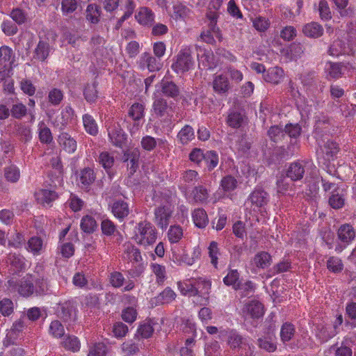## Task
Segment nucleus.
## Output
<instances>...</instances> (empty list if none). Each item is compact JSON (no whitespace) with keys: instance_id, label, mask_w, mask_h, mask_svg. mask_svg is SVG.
<instances>
[{"instance_id":"obj_1","label":"nucleus","mask_w":356,"mask_h":356,"mask_svg":"<svg viewBox=\"0 0 356 356\" xmlns=\"http://www.w3.org/2000/svg\"><path fill=\"white\" fill-rule=\"evenodd\" d=\"M157 234L155 227L151 222L144 220L136 225L133 238L140 245H152L156 241Z\"/></svg>"},{"instance_id":"obj_2","label":"nucleus","mask_w":356,"mask_h":356,"mask_svg":"<svg viewBox=\"0 0 356 356\" xmlns=\"http://www.w3.org/2000/svg\"><path fill=\"white\" fill-rule=\"evenodd\" d=\"M269 202V195L261 188H255L244 203L245 210L253 215L261 211Z\"/></svg>"},{"instance_id":"obj_3","label":"nucleus","mask_w":356,"mask_h":356,"mask_svg":"<svg viewBox=\"0 0 356 356\" xmlns=\"http://www.w3.org/2000/svg\"><path fill=\"white\" fill-rule=\"evenodd\" d=\"M34 281V275L26 274L19 280L14 277L10 278L6 285L10 292L17 291L22 296L29 297L35 293Z\"/></svg>"},{"instance_id":"obj_4","label":"nucleus","mask_w":356,"mask_h":356,"mask_svg":"<svg viewBox=\"0 0 356 356\" xmlns=\"http://www.w3.org/2000/svg\"><path fill=\"white\" fill-rule=\"evenodd\" d=\"M191 47H186L177 54L176 61L172 65V69L179 73L188 72L194 65Z\"/></svg>"},{"instance_id":"obj_5","label":"nucleus","mask_w":356,"mask_h":356,"mask_svg":"<svg viewBox=\"0 0 356 356\" xmlns=\"http://www.w3.org/2000/svg\"><path fill=\"white\" fill-rule=\"evenodd\" d=\"M152 108L154 115L157 118L163 119L165 122H172V115L169 113V111L172 110V107L168 105L167 100L163 97L154 98Z\"/></svg>"},{"instance_id":"obj_6","label":"nucleus","mask_w":356,"mask_h":356,"mask_svg":"<svg viewBox=\"0 0 356 356\" xmlns=\"http://www.w3.org/2000/svg\"><path fill=\"white\" fill-rule=\"evenodd\" d=\"M220 337L226 338L227 343L232 350L236 348L243 349L249 345L246 339L235 330H227L220 332Z\"/></svg>"},{"instance_id":"obj_7","label":"nucleus","mask_w":356,"mask_h":356,"mask_svg":"<svg viewBox=\"0 0 356 356\" xmlns=\"http://www.w3.org/2000/svg\"><path fill=\"white\" fill-rule=\"evenodd\" d=\"M337 236L339 240L343 243V246L341 245H338L335 248V250L337 252H341L347 245H348L355 238V232L352 225L349 224H344L339 227L337 231Z\"/></svg>"},{"instance_id":"obj_8","label":"nucleus","mask_w":356,"mask_h":356,"mask_svg":"<svg viewBox=\"0 0 356 356\" xmlns=\"http://www.w3.org/2000/svg\"><path fill=\"white\" fill-rule=\"evenodd\" d=\"M37 202L45 207H51L52 203L58 197V193L51 189L41 188L35 193Z\"/></svg>"},{"instance_id":"obj_9","label":"nucleus","mask_w":356,"mask_h":356,"mask_svg":"<svg viewBox=\"0 0 356 356\" xmlns=\"http://www.w3.org/2000/svg\"><path fill=\"white\" fill-rule=\"evenodd\" d=\"M172 211L168 206L159 207L154 211L155 222L161 229H166L172 216Z\"/></svg>"},{"instance_id":"obj_10","label":"nucleus","mask_w":356,"mask_h":356,"mask_svg":"<svg viewBox=\"0 0 356 356\" xmlns=\"http://www.w3.org/2000/svg\"><path fill=\"white\" fill-rule=\"evenodd\" d=\"M213 91L220 95L227 96L231 88L228 78L223 74L216 75L212 81Z\"/></svg>"},{"instance_id":"obj_11","label":"nucleus","mask_w":356,"mask_h":356,"mask_svg":"<svg viewBox=\"0 0 356 356\" xmlns=\"http://www.w3.org/2000/svg\"><path fill=\"white\" fill-rule=\"evenodd\" d=\"M92 44L93 55L96 58L97 65L100 66L104 63V59L106 58V49L104 47V40L103 38L97 37L92 38L90 44Z\"/></svg>"},{"instance_id":"obj_12","label":"nucleus","mask_w":356,"mask_h":356,"mask_svg":"<svg viewBox=\"0 0 356 356\" xmlns=\"http://www.w3.org/2000/svg\"><path fill=\"white\" fill-rule=\"evenodd\" d=\"M136 21L143 26H152L154 22V14L147 7H140L135 14Z\"/></svg>"},{"instance_id":"obj_13","label":"nucleus","mask_w":356,"mask_h":356,"mask_svg":"<svg viewBox=\"0 0 356 356\" xmlns=\"http://www.w3.org/2000/svg\"><path fill=\"white\" fill-rule=\"evenodd\" d=\"M305 172V165L301 161L293 162L289 166L286 177L293 181L302 179Z\"/></svg>"},{"instance_id":"obj_14","label":"nucleus","mask_w":356,"mask_h":356,"mask_svg":"<svg viewBox=\"0 0 356 356\" xmlns=\"http://www.w3.org/2000/svg\"><path fill=\"white\" fill-rule=\"evenodd\" d=\"M139 66L141 69H148L150 72L158 71L160 69V62L149 53H144L138 62Z\"/></svg>"},{"instance_id":"obj_15","label":"nucleus","mask_w":356,"mask_h":356,"mask_svg":"<svg viewBox=\"0 0 356 356\" xmlns=\"http://www.w3.org/2000/svg\"><path fill=\"white\" fill-rule=\"evenodd\" d=\"M209 197V193L205 186L203 185H198L195 186L190 194V198L192 201L197 204H204L207 203L208 198Z\"/></svg>"},{"instance_id":"obj_16","label":"nucleus","mask_w":356,"mask_h":356,"mask_svg":"<svg viewBox=\"0 0 356 356\" xmlns=\"http://www.w3.org/2000/svg\"><path fill=\"white\" fill-rule=\"evenodd\" d=\"M140 157V152L137 149H134L132 150H127L124 154L122 157V160L124 162L129 161V175H132L136 172L137 168H138V160Z\"/></svg>"},{"instance_id":"obj_17","label":"nucleus","mask_w":356,"mask_h":356,"mask_svg":"<svg viewBox=\"0 0 356 356\" xmlns=\"http://www.w3.org/2000/svg\"><path fill=\"white\" fill-rule=\"evenodd\" d=\"M161 90L165 96L174 99H177L180 95L179 86L172 81L162 80Z\"/></svg>"},{"instance_id":"obj_18","label":"nucleus","mask_w":356,"mask_h":356,"mask_svg":"<svg viewBox=\"0 0 356 356\" xmlns=\"http://www.w3.org/2000/svg\"><path fill=\"white\" fill-rule=\"evenodd\" d=\"M74 304L71 301H66L59 304L56 309L57 316L65 321L70 320L74 313Z\"/></svg>"},{"instance_id":"obj_19","label":"nucleus","mask_w":356,"mask_h":356,"mask_svg":"<svg viewBox=\"0 0 356 356\" xmlns=\"http://www.w3.org/2000/svg\"><path fill=\"white\" fill-rule=\"evenodd\" d=\"M244 312L252 318H259L264 314L263 305L257 300H252L245 305Z\"/></svg>"},{"instance_id":"obj_20","label":"nucleus","mask_w":356,"mask_h":356,"mask_svg":"<svg viewBox=\"0 0 356 356\" xmlns=\"http://www.w3.org/2000/svg\"><path fill=\"white\" fill-rule=\"evenodd\" d=\"M58 143L63 149L69 154L76 149V141L67 133H62L58 137Z\"/></svg>"},{"instance_id":"obj_21","label":"nucleus","mask_w":356,"mask_h":356,"mask_svg":"<svg viewBox=\"0 0 356 356\" xmlns=\"http://www.w3.org/2000/svg\"><path fill=\"white\" fill-rule=\"evenodd\" d=\"M112 213L118 219L123 220L130 213L129 204L123 200H117L113 204Z\"/></svg>"},{"instance_id":"obj_22","label":"nucleus","mask_w":356,"mask_h":356,"mask_svg":"<svg viewBox=\"0 0 356 356\" xmlns=\"http://www.w3.org/2000/svg\"><path fill=\"white\" fill-rule=\"evenodd\" d=\"M194 224L198 228H204L209 223V218L207 212L202 208H198L192 213Z\"/></svg>"},{"instance_id":"obj_23","label":"nucleus","mask_w":356,"mask_h":356,"mask_svg":"<svg viewBox=\"0 0 356 356\" xmlns=\"http://www.w3.org/2000/svg\"><path fill=\"white\" fill-rule=\"evenodd\" d=\"M302 32L307 37L316 38L323 35V28L317 22H311L304 26Z\"/></svg>"},{"instance_id":"obj_24","label":"nucleus","mask_w":356,"mask_h":356,"mask_svg":"<svg viewBox=\"0 0 356 356\" xmlns=\"http://www.w3.org/2000/svg\"><path fill=\"white\" fill-rule=\"evenodd\" d=\"M284 76V71L281 67H275L270 68L266 74L264 75V79L267 82L273 84H278Z\"/></svg>"},{"instance_id":"obj_25","label":"nucleus","mask_w":356,"mask_h":356,"mask_svg":"<svg viewBox=\"0 0 356 356\" xmlns=\"http://www.w3.org/2000/svg\"><path fill=\"white\" fill-rule=\"evenodd\" d=\"M323 151L327 160H334L340 151L339 144L333 140H328L323 145Z\"/></svg>"},{"instance_id":"obj_26","label":"nucleus","mask_w":356,"mask_h":356,"mask_svg":"<svg viewBox=\"0 0 356 356\" xmlns=\"http://www.w3.org/2000/svg\"><path fill=\"white\" fill-rule=\"evenodd\" d=\"M111 142L116 147H122L126 140L124 131L119 127H114L108 132Z\"/></svg>"},{"instance_id":"obj_27","label":"nucleus","mask_w":356,"mask_h":356,"mask_svg":"<svg viewBox=\"0 0 356 356\" xmlns=\"http://www.w3.org/2000/svg\"><path fill=\"white\" fill-rule=\"evenodd\" d=\"M49 54V45L47 42L40 40L34 51V58L41 61L47 59Z\"/></svg>"},{"instance_id":"obj_28","label":"nucleus","mask_w":356,"mask_h":356,"mask_svg":"<svg viewBox=\"0 0 356 356\" xmlns=\"http://www.w3.org/2000/svg\"><path fill=\"white\" fill-rule=\"evenodd\" d=\"M184 236L182 227L179 225H171L168 231L167 237L170 243H177Z\"/></svg>"},{"instance_id":"obj_29","label":"nucleus","mask_w":356,"mask_h":356,"mask_svg":"<svg viewBox=\"0 0 356 356\" xmlns=\"http://www.w3.org/2000/svg\"><path fill=\"white\" fill-rule=\"evenodd\" d=\"M271 256L267 252H260L255 254L254 263L255 266L260 268H266L271 264Z\"/></svg>"},{"instance_id":"obj_30","label":"nucleus","mask_w":356,"mask_h":356,"mask_svg":"<svg viewBox=\"0 0 356 356\" xmlns=\"http://www.w3.org/2000/svg\"><path fill=\"white\" fill-rule=\"evenodd\" d=\"M13 49L8 46H2L0 48V66L6 67L13 63Z\"/></svg>"},{"instance_id":"obj_31","label":"nucleus","mask_w":356,"mask_h":356,"mask_svg":"<svg viewBox=\"0 0 356 356\" xmlns=\"http://www.w3.org/2000/svg\"><path fill=\"white\" fill-rule=\"evenodd\" d=\"M245 115L238 111H232L227 116V123L232 128L237 129L241 127L245 121Z\"/></svg>"},{"instance_id":"obj_32","label":"nucleus","mask_w":356,"mask_h":356,"mask_svg":"<svg viewBox=\"0 0 356 356\" xmlns=\"http://www.w3.org/2000/svg\"><path fill=\"white\" fill-rule=\"evenodd\" d=\"M150 267L152 273L156 276V282L159 285H163L167 278L165 267L156 263L152 264Z\"/></svg>"},{"instance_id":"obj_33","label":"nucleus","mask_w":356,"mask_h":356,"mask_svg":"<svg viewBox=\"0 0 356 356\" xmlns=\"http://www.w3.org/2000/svg\"><path fill=\"white\" fill-rule=\"evenodd\" d=\"M268 135L275 143H280L286 138L284 129L277 125L270 127L268 131Z\"/></svg>"},{"instance_id":"obj_34","label":"nucleus","mask_w":356,"mask_h":356,"mask_svg":"<svg viewBox=\"0 0 356 356\" xmlns=\"http://www.w3.org/2000/svg\"><path fill=\"white\" fill-rule=\"evenodd\" d=\"M177 295L175 291L170 287H166L156 298V303L164 305L171 302L176 298Z\"/></svg>"},{"instance_id":"obj_35","label":"nucleus","mask_w":356,"mask_h":356,"mask_svg":"<svg viewBox=\"0 0 356 356\" xmlns=\"http://www.w3.org/2000/svg\"><path fill=\"white\" fill-rule=\"evenodd\" d=\"M124 258L129 261L139 262L142 260L140 251L136 247L128 245L124 250Z\"/></svg>"},{"instance_id":"obj_36","label":"nucleus","mask_w":356,"mask_h":356,"mask_svg":"<svg viewBox=\"0 0 356 356\" xmlns=\"http://www.w3.org/2000/svg\"><path fill=\"white\" fill-rule=\"evenodd\" d=\"M4 177L8 181L16 183L20 178V170L17 166L10 165L5 168Z\"/></svg>"},{"instance_id":"obj_37","label":"nucleus","mask_w":356,"mask_h":356,"mask_svg":"<svg viewBox=\"0 0 356 356\" xmlns=\"http://www.w3.org/2000/svg\"><path fill=\"white\" fill-rule=\"evenodd\" d=\"M38 136L42 143L49 144L53 140L51 131L44 122H41L38 124Z\"/></svg>"},{"instance_id":"obj_38","label":"nucleus","mask_w":356,"mask_h":356,"mask_svg":"<svg viewBox=\"0 0 356 356\" xmlns=\"http://www.w3.org/2000/svg\"><path fill=\"white\" fill-rule=\"evenodd\" d=\"M204 159L209 171L213 170L218 164L219 158L216 152L213 150L207 151L204 154Z\"/></svg>"},{"instance_id":"obj_39","label":"nucleus","mask_w":356,"mask_h":356,"mask_svg":"<svg viewBox=\"0 0 356 356\" xmlns=\"http://www.w3.org/2000/svg\"><path fill=\"white\" fill-rule=\"evenodd\" d=\"M345 203L344 195L340 193L337 189L334 190L329 198L330 207L334 209H339L343 207Z\"/></svg>"},{"instance_id":"obj_40","label":"nucleus","mask_w":356,"mask_h":356,"mask_svg":"<svg viewBox=\"0 0 356 356\" xmlns=\"http://www.w3.org/2000/svg\"><path fill=\"white\" fill-rule=\"evenodd\" d=\"M63 346L67 350L77 352L79 350L81 343L79 339L75 336L68 335L62 341Z\"/></svg>"},{"instance_id":"obj_41","label":"nucleus","mask_w":356,"mask_h":356,"mask_svg":"<svg viewBox=\"0 0 356 356\" xmlns=\"http://www.w3.org/2000/svg\"><path fill=\"white\" fill-rule=\"evenodd\" d=\"M197 286H199L198 284ZM199 286H197L198 288ZM178 288L181 294L191 296H197V287L194 286L193 279H191L188 282H179Z\"/></svg>"},{"instance_id":"obj_42","label":"nucleus","mask_w":356,"mask_h":356,"mask_svg":"<svg viewBox=\"0 0 356 356\" xmlns=\"http://www.w3.org/2000/svg\"><path fill=\"white\" fill-rule=\"evenodd\" d=\"M348 1L349 0H334L339 15L342 17H350L354 14L353 10L351 8H347Z\"/></svg>"},{"instance_id":"obj_43","label":"nucleus","mask_w":356,"mask_h":356,"mask_svg":"<svg viewBox=\"0 0 356 356\" xmlns=\"http://www.w3.org/2000/svg\"><path fill=\"white\" fill-rule=\"evenodd\" d=\"M193 129L189 125H185L178 133L177 137L181 144L186 145L194 138Z\"/></svg>"},{"instance_id":"obj_44","label":"nucleus","mask_w":356,"mask_h":356,"mask_svg":"<svg viewBox=\"0 0 356 356\" xmlns=\"http://www.w3.org/2000/svg\"><path fill=\"white\" fill-rule=\"evenodd\" d=\"M42 245V240L40 237L33 236L28 241L26 249L34 255H37L40 254Z\"/></svg>"},{"instance_id":"obj_45","label":"nucleus","mask_w":356,"mask_h":356,"mask_svg":"<svg viewBox=\"0 0 356 356\" xmlns=\"http://www.w3.org/2000/svg\"><path fill=\"white\" fill-rule=\"evenodd\" d=\"M336 334V332L330 330V328L324 325H318L316 330V337L321 343L327 341Z\"/></svg>"},{"instance_id":"obj_46","label":"nucleus","mask_w":356,"mask_h":356,"mask_svg":"<svg viewBox=\"0 0 356 356\" xmlns=\"http://www.w3.org/2000/svg\"><path fill=\"white\" fill-rule=\"evenodd\" d=\"M295 334V327L290 323H285L282 325L280 330V337L283 343L289 341Z\"/></svg>"},{"instance_id":"obj_47","label":"nucleus","mask_w":356,"mask_h":356,"mask_svg":"<svg viewBox=\"0 0 356 356\" xmlns=\"http://www.w3.org/2000/svg\"><path fill=\"white\" fill-rule=\"evenodd\" d=\"M8 260L10 265L17 271H21L26 268L25 259L22 255L10 254Z\"/></svg>"},{"instance_id":"obj_48","label":"nucleus","mask_w":356,"mask_h":356,"mask_svg":"<svg viewBox=\"0 0 356 356\" xmlns=\"http://www.w3.org/2000/svg\"><path fill=\"white\" fill-rule=\"evenodd\" d=\"M24 328V323L19 320L13 323L12 327L8 330L6 337L10 340H15L18 338L20 333Z\"/></svg>"},{"instance_id":"obj_49","label":"nucleus","mask_w":356,"mask_h":356,"mask_svg":"<svg viewBox=\"0 0 356 356\" xmlns=\"http://www.w3.org/2000/svg\"><path fill=\"white\" fill-rule=\"evenodd\" d=\"M238 181L232 175L224 177L220 181V186L225 192H231L237 187Z\"/></svg>"},{"instance_id":"obj_50","label":"nucleus","mask_w":356,"mask_h":356,"mask_svg":"<svg viewBox=\"0 0 356 356\" xmlns=\"http://www.w3.org/2000/svg\"><path fill=\"white\" fill-rule=\"evenodd\" d=\"M327 268L334 273H339L343 269V264L339 257H330L327 261Z\"/></svg>"},{"instance_id":"obj_51","label":"nucleus","mask_w":356,"mask_h":356,"mask_svg":"<svg viewBox=\"0 0 356 356\" xmlns=\"http://www.w3.org/2000/svg\"><path fill=\"white\" fill-rule=\"evenodd\" d=\"M194 286L197 288V284H198L197 296H204L209 294L211 289V282L202 278L193 279Z\"/></svg>"},{"instance_id":"obj_52","label":"nucleus","mask_w":356,"mask_h":356,"mask_svg":"<svg viewBox=\"0 0 356 356\" xmlns=\"http://www.w3.org/2000/svg\"><path fill=\"white\" fill-rule=\"evenodd\" d=\"M77 185L86 191H89V169L85 168L76 178Z\"/></svg>"},{"instance_id":"obj_53","label":"nucleus","mask_w":356,"mask_h":356,"mask_svg":"<svg viewBox=\"0 0 356 356\" xmlns=\"http://www.w3.org/2000/svg\"><path fill=\"white\" fill-rule=\"evenodd\" d=\"M239 276L240 275L237 270H230L224 277L223 282L227 286H232L233 289L236 290V287L240 283L238 282Z\"/></svg>"},{"instance_id":"obj_54","label":"nucleus","mask_w":356,"mask_h":356,"mask_svg":"<svg viewBox=\"0 0 356 356\" xmlns=\"http://www.w3.org/2000/svg\"><path fill=\"white\" fill-rule=\"evenodd\" d=\"M108 280L109 283L114 288H120L125 282L124 275L119 271L111 272L108 276Z\"/></svg>"},{"instance_id":"obj_55","label":"nucleus","mask_w":356,"mask_h":356,"mask_svg":"<svg viewBox=\"0 0 356 356\" xmlns=\"http://www.w3.org/2000/svg\"><path fill=\"white\" fill-rule=\"evenodd\" d=\"M318 10L321 19L328 21L332 19L330 8L326 0L319 1Z\"/></svg>"},{"instance_id":"obj_56","label":"nucleus","mask_w":356,"mask_h":356,"mask_svg":"<svg viewBox=\"0 0 356 356\" xmlns=\"http://www.w3.org/2000/svg\"><path fill=\"white\" fill-rule=\"evenodd\" d=\"M14 312V304L9 298H3L0 300V313L3 316H9Z\"/></svg>"},{"instance_id":"obj_57","label":"nucleus","mask_w":356,"mask_h":356,"mask_svg":"<svg viewBox=\"0 0 356 356\" xmlns=\"http://www.w3.org/2000/svg\"><path fill=\"white\" fill-rule=\"evenodd\" d=\"M258 346L268 353H273L277 349L276 343L273 342L271 339L267 337L259 338L257 340Z\"/></svg>"},{"instance_id":"obj_58","label":"nucleus","mask_w":356,"mask_h":356,"mask_svg":"<svg viewBox=\"0 0 356 356\" xmlns=\"http://www.w3.org/2000/svg\"><path fill=\"white\" fill-rule=\"evenodd\" d=\"M49 333L55 338H60L65 334V329L59 321H53L49 325Z\"/></svg>"},{"instance_id":"obj_59","label":"nucleus","mask_w":356,"mask_h":356,"mask_svg":"<svg viewBox=\"0 0 356 356\" xmlns=\"http://www.w3.org/2000/svg\"><path fill=\"white\" fill-rule=\"evenodd\" d=\"M128 113L134 120H139L144 116V106L139 103H135L131 106Z\"/></svg>"},{"instance_id":"obj_60","label":"nucleus","mask_w":356,"mask_h":356,"mask_svg":"<svg viewBox=\"0 0 356 356\" xmlns=\"http://www.w3.org/2000/svg\"><path fill=\"white\" fill-rule=\"evenodd\" d=\"M26 113V106L21 102L13 104L10 109V114L15 119H22Z\"/></svg>"},{"instance_id":"obj_61","label":"nucleus","mask_w":356,"mask_h":356,"mask_svg":"<svg viewBox=\"0 0 356 356\" xmlns=\"http://www.w3.org/2000/svg\"><path fill=\"white\" fill-rule=\"evenodd\" d=\"M331 350L334 351V356H353L352 348L341 343L340 346L334 345L331 347Z\"/></svg>"},{"instance_id":"obj_62","label":"nucleus","mask_w":356,"mask_h":356,"mask_svg":"<svg viewBox=\"0 0 356 356\" xmlns=\"http://www.w3.org/2000/svg\"><path fill=\"white\" fill-rule=\"evenodd\" d=\"M48 99L52 105L57 106L63 100V93L60 89L53 88L49 92Z\"/></svg>"},{"instance_id":"obj_63","label":"nucleus","mask_w":356,"mask_h":356,"mask_svg":"<svg viewBox=\"0 0 356 356\" xmlns=\"http://www.w3.org/2000/svg\"><path fill=\"white\" fill-rule=\"evenodd\" d=\"M98 161L104 168L110 169L113 165L114 158L106 152H102L98 157Z\"/></svg>"},{"instance_id":"obj_64","label":"nucleus","mask_w":356,"mask_h":356,"mask_svg":"<svg viewBox=\"0 0 356 356\" xmlns=\"http://www.w3.org/2000/svg\"><path fill=\"white\" fill-rule=\"evenodd\" d=\"M205 355L207 356H220V346L217 341H211L205 348Z\"/></svg>"}]
</instances>
